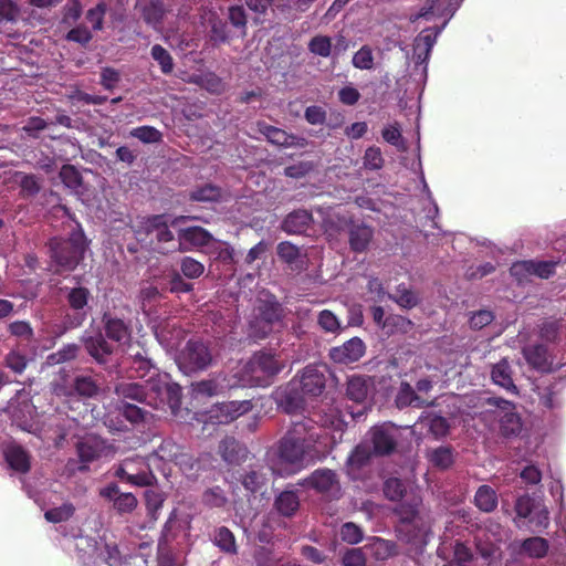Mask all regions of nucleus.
Wrapping results in <instances>:
<instances>
[{"mask_svg":"<svg viewBox=\"0 0 566 566\" xmlns=\"http://www.w3.org/2000/svg\"><path fill=\"white\" fill-rule=\"evenodd\" d=\"M528 518L536 527L546 528L549 524V512L547 507L539 502Z\"/></svg>","mask_w":566,"mask_h":566,"instance_id":"obj_63","label":"nucleus"},{"mask_svg":"<svg viewBox=\"0 0 566 566\" xmlns=\"http://www.w3.org/2000/svg\"><path fill=\"white\" fill-rule=\"evenodd\" d=\"M4 457L11 469L25 473L30 469L29 454L18 444H9L4 450Z\"/></svg>","mask_w":566,"mask_h":566,"instance_id":"obj_28","label":"nucleus"},{"mask_svg":"<svg viewBox=\"0 0 566 566\" xmlns=\"http://www.w3.org/2000/svg\"><path fill=\"white\" fill-rule=\"evenodd\" d=\"M202 501L208 506L221 507L227 502V499L221 488L216 486L203 493Z\"/></svg>","mask_w":566,"mask_h":566,"instance_id":"obj_60","label":"nucleus"},{"mask_svg":"<svg viewBox=\"0 0 566 566\" xmlns=\"http://www.w3.org/2000/svg\"><path fill=\"white\" fill-rule=\"evenodd\" d=\"M388 298L394 300L402 308H412L418 304V296L415 292L409 290L406 285H399L396 294H388Z\"/></svg>","mask_w":566,"mask_h":566,"instance_id":"obj_41","label":"nucleus"},{"mask_svg":"<svg viewBox=\"0 0 566 566\" xmlns=\"http://www.w3.org/2000/svg\"><path fill=\"white\" fill-rule=\"evenodd\" d=\"M86 240L82 231H75L67 241H52V258L64 270H73L82 259Z\"/></svg>","mask_w":566,"mask_h":566,"instance_id":"obj_5","label":"nucleus"},{"mask_svg":"<svg viewBox=\"0 0 566 566\" xmlns=\"http://www.w3.org/2000/svg\"><path fill=\"white\" fill-rule=\"evenodd\" d=\"M138 501L132 493H120L114 499V509L120 513H130L137 507Z\"/></svg>","mask_w":566,"mask_h":566,"instance_id":"obj_51","label":"nucleus"},{"mask_svg":"<svg viewBox=\"0 0 566 566\" xmlns=\"http://www.w3.org/2000/svg\"><path fill=\"white\" fill-rule=\"evenodd\" d=\"M151 56L160 65L163 73L168 74L172 71V57L161 45L156 44L151 48Z\"/></svg>","mask_w":566,"mask_h":566,"instance_id":"obj_48","label":"nucleus"},{"mask_svg":"<svg viewBox=\"0 0 566 566\" xmlns=\"http://www.w3.org/2000/svg\"><path fill=\"white\" fill-rule=\"evenodd\" d=\"M156 338L167 349L175 350L185 337V332L174 322H166L154 327Z\"/></svg>","mask_w":566,"mask_h":566,"instance_id":"obj_19","label":"nucleus"},{"mask_svg":"<svg viewBox=\"0 0 566 566\" xmlns=\"http://www.w3.org/2000/svg\"><path fill=\"white\" fill-rule=\"evenodd\" d=\"M211 240L212 235L201 227L181 229L178 233V250L190 251L209 244Z\"/></svg>","mask_w":566,"mask_h":566,"instance_id":"obj_15","label":"nucleus"},{"mask_svg":"<svg viewBox=\"0 0 566 566\" xmlns=\"http://www.w3.org/2000/svg\"><path fill=\"white\" fill-rule=\"evenodd\" d=\"M455 9L452 6V0H427L420 11L410 18L411 21H417L424 18L430 21L434 18H451Z\"/></svg>","mask_w":566,"mask_h":566,"instance_id":"obj_18","label":"nucleus"},{"mask_svg":"<svg viewBox=\"0 0 566 566\" xmlns=\"http://www.w3.org/2000/svg\"><path fill=\"white\" fill-rule=\"evenodd\" d=\"M105 328L107 336L118 343H125L129 338L128 328L122 319L107 318Z\"/></svg>","mask_w":566,"mask_h":566,"instance_id":"obj_39","label":"nucleus"},{"mask_svg":"<svg viewBox=\"0 0 566 566\" xmlns=\"http://www.w3.org/2000/svg\"><path fill=\"white\" fill-rule=\"evenodd\" d=\"M537 503L539 502L535 501L528 495H523L518 497L515 503V512L517 517L528 518L532 515Z\"/></svg>","mask_w":566,"mask_h":566,"instance_id":"obj_58","label":"nucleus"},{"mask_svg":"<svg viewBox=\"0 0 566 566\" xmlns=\"http://www.w3.org/2000/svg\"><path fill=\"white\" fill-rule=\"evenodd\" d=\"M324 386V375L315 367L308 366L304 369L297 382L292 381L286 387L277 389L275 399L287 412H293L301 403L298 389L304 395L317 396L322 392Z\"/></svg>","mask_w":566,"mask_h":566,"instance_id":"obj_3","label":"nucleus"},{"mask_svg":"<svg viewBox=\"0 0 566 566\" xmlns=\"http://www.w3.org/2000/svg\"><path fill=\"white\" fill-rule=\"evenodd\" d=\"M134 231L140 241H145L149 237L150 243L157 244V250L165 252L161 247L166 243L174 242V234L169 229V224L165 216H151L142 218L135 226Z\"/></svg>","mask_w":566,"mask_h":566,"instance_id":"obj_6","label":"nucleus"},{"mask_svg":"<svg viewBox=\"0 0 566 566\" xmlns=\"http://www.w3.org/2000/svg\"><path fill=\"white\" fill-rule=\"evenodd\" d=\"M448 20L440 28L423 30L415 40L413 59L416 63H426L430 56V52L437 41L439 33L446 27Z\"/></svg>","mask_w":566,"mask_h":566,"instance_id":"obj_16","label":"nucleus"},{"mask_svg":"<svg viewBox=\"0 0 566 566\" xmlns=\"http://www.w3.org/2000/svg\"><path fill=\"white\" fill-rule=\"evenodd\" d=\"M428 459L433 467L444 470L453 463V451L449 447H439L428 452Z\"/></svg>","mask_w":566,"mask_h":566,"instance_id":"obj_36","label":"nucleus"},{"mask_svg":"<svg viewBox=\"0 0 566 566\" xmlns=\"http://www.w3.org/2000/svg\"><path fill=\"white\" fill-rule=\"evenodd\" d=\"M412 322L401 315L387 316V323L384 328L386 334L408 333L412 328Z\"/></svg>","mask_w":566,"mask_h":566,"instance_id":"obj_44","label":"nucleus"},{"mask_svg":"<svg viewBox=\"0 0 566 566\" xmlns=\"http://www.w3.org/2000/svg\"><path fill=\"white\" fill-rule=\"evenodd\" d=\"M266 476L259 470H251L242 478L243 486L251 492H258L265 484Z\"/></svg>","mask_w":566,"mask_h":566,"instance_id":"obj_49","label":"nucleus"},{"mask_svg":"<svg viewBox=\"0 0 566 566\" xmlns=\"http://www.w3.org/2000/svg\"><path fill=\"white\" fill-rule=\"evenodd\" d=\"M219 452L228 463H240L247 457V449L233 438H226L220 442Z\"/></svg>","mask_w":566,"mask_h":566,"instance_id":"obj_29","label":"nucleus"},{"mask_svg":"<svg viewBox=\"0 0 566 566\" xmlns=\"http://www.w3.org/2000/svg\"><path fill=\"white\" fill-rule=\"evenodd\" d=\"M533 270V261H518L511 266L510 272L511 275L517 280V282L522 283L534 276Z\"/></svg>","mask_w":566,"mask_h":566,"instance_id":"obj_53","label":"nucleus"},{"mask_svg":"<svg viewBox=\"0 0 566 566\" xmlns=\"http://www.w3.org/2000/svg\"><path fill=\"white\" fill-rule=\"evenodd\" d=\"M493 382L509 392H517L516 386L512 378V369L507 359H502L493 365L491 370Z\"/></svg>","mask_w":566,"mask_h":566,"instance_id":"obj_26","label":"nucleus"},{"mask_svg":"<svg viewBox=\"0 0 566 566\" xmlns=\"http://www.w3.org/2000/svg\"><path fill=\"white\" fill-rule=\"evenodd\" d=\"M312 222V214L307 210H295L286 216L282 229L289 234L304 232Z\"/></svg>","mask_w":566,"mask_h":566,"instance_id":"obj_25","label":"nucleus"},{"mask_svg":"<svg viewBox=\"0 0 566 566\" xmlns=\"http://www.w3.org/2000/svg\"><path fill=\"white\" fill-rule=\"evenodd\" d=\"M366 352V346L359 337H353L340 346L329 350L331 359L339 365H349L358 361Z\"/></svg>","mask_w":566,"mask_h":566,"instance_id":"obj_12","label":"nucleus"},{"mask_svg":"<svg viewBox=\"0 0 566 566\" xmlns=\"http://www.w3.org/2000/svg\"><path fill=\"white\" fill-rule=\"evenodd\" d=\"M221 197L220 188L212 185H205L191 192V199L197 201H214Z\"/></svg>","mask_w":566,"mask_h":566,"instance_id":"obj_55","label":"nucleus"},{"mask_svg":"<svg viewBox=\"0 0 566 566\" xmlns=\"http://www.w3.org/2000/svg\"><path fill=\"white\" fill-rule=\"evenodd\" d=\"M353 65L359 70H370L374 66V55L369 46H361L353 56Z\"/></svg>","mask_w":566,"mask_h":566,"instance_id":"obj_50","label":"nucleus"},{"mask_svg":"<svg viewBox=\"0 0 566 566\" xmlns=\"http://www.w3.org/2000/svg\"><path fill=\"white\" fill-rule=\"evenodd\" d=\"M374 389V381L371 378L364 376H353L348 379L346 395L347 397L358 403H364L370 396Z\"/></svg>","mask_w":566,"mask_h":566,"instance_id":"obj_22","label":"nucleus"},{"mask_svg":"<svg viewBox=\"0 0 566 566\" xmlns=\"http://www.w3.org/2000/svg\"><path fill=\"white\" fill-rule=\"evenodd\" d=\"M311 421L297 422L282 439L276 459L271 460L274 474L284 476L298 472L314 460L312 444L318 433L312 431Z\"/></svg>","mask_w":566,"mask_h":566,"instance_id":"obj_1","label":"nucleus"},{"mask_svg":"<svg viewBox=\"0 0 566 566\" xmlns=\"http://www.w3.org/2000/svg\"><path fill=\"white\" fill-rule=\"evenodd\" d=\"M419 423L428 428L432 436L437 439L443 438L449 433L450 424L448 420L437 415H426L420 417Z\"/></svg>","mask_w":566,"mask_h":566,"instance_id":"obj_33","label":"nucleus"},{"mask_svg":"<svg viewBox=\"0 0 566 566\" xmlns=\"http://www.w3.org/2000/svg\"><path fill=\"white\" fill-rule=\"evenodd\" d=\"M396 403L399 408L407 406L422 408L431 405L432 401L417 394L408 382H402L396 397Z\"/></svg>","mask_w":566,"mask_h":566,"instance_id":"obj_27","label":"nucleus"},{"mask_svg":"<svg viewBox=\"0 0 566 566\" xmlns=\"http://www.w3.org/2000/svg\"><path fill=\"white\" fill-rule=\"evenodd\" d=\"M180 266H181V272L188 279H197L200 275H202V273L205 271L203 264L190 256L184 258L181 260Z\"/></svg>","mask_w":566,"mask_h":566,"instance_id":"obj_56","label":"nucleus"},{"mask_svg":"<svg viewBox=\"0 0 566 566\" xmlns=\"http://www.w3.org/2000/svg\"><path fill=\"white\" fill-rule=\"evenodd\" d=\"M343 566H366V556L363 548L347 549L342 558Z\"/></svg>","mask_w":566,"mask_h":566,"instance_id":"obj_62","label":"nucleus"},{"mask_svg":"<svg viewBox=\"0 0 566 566\" xmlns=\"http://www.w3.org/2000/svg\"><path fill=\"white\" fill-rule=\"evenodd\" d=\"M212 360L208 347L199 340H189L176 358L177 365L185 374L207 368Z\"/></svg>","mask_w":566,"mask_h":566,"instance_id":"obj_9","label":"nucleus"},{"mask_svg":"<svg viewBox=\"0 0 566 566\" xmlns=\"http://www.w3.org/2000/svg\"><path fill=\"white\" fill-rule=\"evenodd\" d=\"M523 354L525 359L537 369L552 370L562 366V364H554L553 360L549 359L547 349L543 345L525 347Z\"/></svg>","mask_w":566,"mask_h":566,"instance_id":"obj_23","label":"nucleus"},{"mask_svg":"<svg viewBox=\"0 0 566 566\" xmlns=\"http://www.w3.org/2000/svg\"><path fill=\"white\" fill-rule=\"evenodd\" d=\"M116 394L123 399H129L147 403V392L145 381L143 382H122L116 387Z\"/></svg>","mask_w":566,"mask_h":566,"instance_id":"obj_32","label":"nucleus"},{"mask_svg":"<svg viewBox=\"0 0 566 566\" xmlns=\"http://www.w3.org/2000/svg\"><path fill=\"white\" fill-rule=\"evenodd\" d=\"M261 316V331H255L254 334L259 337H264L271 331V324L280 318V306L275 302H269L264 308L259 307Z\"/></svg>","mask_w":566,"mask_h":566,"instance_id":"obj_34","label":"nucleus"},{"mask_svg":"<svg viewBox=\"0 0 566 566\" xmlns=\"http://www.w3.org/2000/svg\"><path fill=\"white\" fill-rule=\"evenodd\" d=\"M511 548L518 554H524L531 558L544 557L549 548L547 539L535 536L526 538L522 542H514L511 544Z\"/></svg>","mask_w":566,"mask_h":566,"instance_id":"obj_21","label":"nucleus"},{"mask_svg":"<svg viewBox=\"0 0 566 566\" xmlns=\"http://www.w3.org/2000/svg\"><path fill=\"white\" fill-rule=\"evenodd\" d=\"M280 369L279 363L271 354L259 353L243 366L241 381L244 386L264 387Z\"/></svg>","mask_w":566,"mask_h":566,"instance_id":"obj_4","label":"nucleus"},{"mask_svg":"<svg viewBox=\"0 0 566 566\" xmlns=\"http://www.w3.org/2000/svg\"><path fill=\"white\" fill-rule=\"evenodd\" d=\"M252 409L250 400L221 402L211 408L209 417L213 422L228 423Z\"/></svg>","mask_w":566,"mask_h":566,"instance_id":"obj_11","label":"nucleus"},{"mask_svg":"<svg viewBox=\"0 0 566 566\" xmlns=\"http://www.w3.org/2000/svg\"><path fill=\"white\" fill-rule=\"evenodd\" d=\"M275 505L281 514L290 516L298 509L300 502L294 492L285 491L277 496Z\"/></svg>","mask_w":566,"mask_h":566,"instance_id":"obj_38","label":"nucleus"},{"mask_svg":"<svg viewBox=\"0 0 566 566\" xmlns=\"http://www.w3.org/2000/svg\"><path fill=\"white\" fill-rule=\"evenodd\" d=\"M301 485L314 489L326 497H338L340 494V484L336 473L329 469H318L314 471Z\"/></svg>","mask_w":566,"mask_h":566,"instance_id":"obj_10","label":"nucleus"},{"mask_svg":"<svg viewBox=\"0 0 566 566\" xmlns=\"http://www.w3.org/2000/svg\"><path fill=\"white\" fill-rule=\"evenodd\" d=\"M318 325L328 333H336L340 329V322L337 316L328 310L319 312L317 317Z\"/></svg>","mask_w":566,"mask_h":566,"instance_id":"obj_54","label":"nucleus"},{"mask_svg":"<svg viewBox=\"0 0 566 566\" xmlns=\"http://www.w3.org/2000/svg\"><path fill=\"white\" fill-rule=\"evenodd\" d=\"M475 505L483 512H492L497 506L496 492L489 485H481L474 496Z\"/></svg>","mask_w":566,"mask_h":566,"instance_id":"obj_35","label":"nucleus"},{"mask_svg":"<svg viewBox=\"0 0 566 566\" xmlns=\"http://www.w3.org/2000/svg\"><path fill=\"white\" fill-rule=\"evenodd\" d=\"M83 340L86 350L97 363H105L106 358L113 353V347L104 339L101 333L84 336Z\"/></svg>","mask_w":566,"mask_h":566,"instance_id":"obj_24","label":"nucleus"},{"mask_svg":"<svg viewBox=\"0 0 566 566\" xmlns=\"http://www.w3.org/2000/svg\"><path fill=\"white\" fill-rule=\"evenodd\" d=\"M90 292L84 287H75L69 292L67 300L72 308L82 310L88 301Z\"/></svg>","mask_w":566,"mask_h":566,"instance_id":"obj_61","label":"nucleus"},{"mask_svg":"<svg viewBox=\"0 0 566 566\" xmlns=\"http://www.w3.org/2000/svg\"><path fill=\"white\" fill-rule=\"evenodd\" d=\"M376 560H386L397 554L396 545L387 539L374 537L364 547Z\"/></svg>","mask_w":566,"mask_h":566,"instance_id":"obj_30","label":"nucleus"},{"mask_svg":"<svg viewBox=\"0 0 566 566\" xmlns=\"http://www.w3.org/2000/svg\"><path fill=\"white\" fill-rule=\"evenodd\" d=\"M373 239V229L370 227L358 224L353 226L349 232V244L353 251L364 252Z\"/></svg>","mask_w":566,"mask_h":566,"instance_id":"obj_31","label":"nucleus"},{"mask_svg":"<svg viewBox=\"0 0 566 566\" xmlns=\"http://www.w3.org/2000/svg\"><path fill=\"white\" fill-rule=\"evenodd\" d=\"M214 543L227 553L237 552L234 536L227 527H220L216 531Z\"/></svg>","mask_w":566,"mask_h":566,"instance_id":"obj_45","label":"nucleus"},{"mask_svg":"<svg viewBox=\"0 0 566 566\" xmlns=\"http://www.w3.org/2000/svg\"><path fill=\"white\" fill-rule=\"evenodd\" d=\"M489 409L486 412H492L499 420L500 430L503 436H516L522 430V421L515 410V405L502 398H489L486 400Z\"/></svg>","mask_w":566,"mask_h":566,"instance_id":"obj_8","label":"nucleus"},{"mask_svg":"<svg viewBox=\"0 0 566 566\" xmlns=\"http://www.w3.org/2000/svg\"><path fill=\"white\" fill-rule=\"evenodd\" d=\"M115 476L134 486H150L156 481L150 465L142 457L123 460L115 470Z\"/></svg>","mask_w":566,"mask_h":566,"instance_id":"obj_7","label":"nucleus"},{"mask_svg":"<svg viewBox=\"0 0 566 566\" xmlns=\"http://www.w3.org/2000/svg\"><path fill=\"white\" fill-rule=\"evenodd\" d=\"M259 130L262 133L265 138L277 146L290 148L297 147L303 148L307 145V140L304 137H300L296 135L287 134L285 130L266 125L264 123L259 124Z\"/></svg>","mask_w":566,"mask_h":566,"instance_id":"obj_14","label":"nucleus"},{"mask_svg":"<svg viewBox=\"0 0 566 566\" xmlns=\"http://www.w3.org/2000/svg\"><path fill=\"white\" fill-rule=\"evenodd\" d=\"M370 458V450L365 444H359L355 448V450L350 453L347 459V464L350 468H359L364 465L368 459Z\"/></svg>","mask_w":566,"mask_h":566,"instance_id":"obj_59","label":"nucleus"},{"mask_svg":"<svg viewBox=\"0 0 566 566\" xmlns=\"http://www.w3.org/2000/svg\"><path fill=\"white\" fill-rule=\"evenodd\" d=\"M135 364L138 365L137 371L147 368V373L138 375L140 378L150 374L149 378L144 380L147 392V405L155 408L168 405L171 412L176 415L181 399L180 386L176 382H171L167 374H157L156 369L151 370V367L148 366V363L145 360H136Z\"/></svg>","mask_w":566,"mask_h":566,"instance_id":"obj_2","label":"nucleus"},{"mask_svg":"<svg viewBox=\"0 0 566 566\" xmlns=\"http://www.w3.org/2000/svg\"><path fill=\"white\" fill-rule=\"evenodd\" d=\"M60 178L69 188H77L81 184L78 171L71 165H64L60 171Z\"/></svg>","mask_w":566,"mask_h":566,"instance_id":"obj_64","label":"nucleus"},{"mask_svg":"<svg viewBox=\"0 0 566 566\" xmlns=\"http://www.w3.org/2000/svg\"><path fill=\"white\" fill-rule=\"evenodd\" d=\"M374 450L378 454H387L396 447V428L391 423L376 426L370 431Z\"/></svg>","mask_w":566,"mask_h":566,"instance_id":"obj_17","label":"nucleus"},{"mask_svg":"<svg viewBox=\"0 0 566 566\" xmlns=\"http://www.w3.org/2000/svg\"><path fill=\"white\" fill-rule=\"evenodd\" d=\"M165 12L166 11L161 1L151 0L147 6H145L143 15L147 23L157 28L160 24Z\"/></svg>","mask_w":566,"mask_h":566,"instance_id":"obj_40","label":"nucleus"},{"mask_svg":"<svg viewBox=\"0 0 566 566\" xmlns=\"http://www.w3.org/2000/svg\"><path fill=\"white\" fill-rule=\"evenodd\" d=\"M74 390L83 397H94L98 392V386L90 376H78L74 380Z\"/></svg>","mask_w":566,"mask_h":566,"instance_id":"obj_46","label":"nucleus"},{"mask_svg":"<svg viewBox=\"0 0 566 566\" xmlns=\"http://www.w3.org/2000/svg\"><path fill=\"white\" fill-rule=\"evenodd\" d=\"M222 387L216 379H208L192 384L191 390L195 398L212 397L217 395Z\"/></svg>","mask_w":566,"mask_h":566,"instance_id":"obj_42","label":"nucleus"},{"mask_svg":"<svg viewBox=\"0 0 566 566\" xmlns=\"http://www.w3.org/2000/svg\"><path fill=\"white\" fill-rule=\"evenodd\" d=\"M132 137L139 139L144 144H155L161 140V133L153 126H140L129 132Z\"/></svg>","mask_w":566,"mask_h":566,"instance_id":"obj_43","label":"nucleus"},{"mask_svg":"<svg viewBox=\"0 0 566 566\" xmlns=\"http://www.w3.org/2000/svg\"><path fill=\"white\" fill-rule=\"evenodd\" d=\"M78 347L75 344L65 345L56 353L51 354L48 357L49 365L62 364L76 357Z\"/></svg>","mask_w":566,"mask_h":566,"instance_id":"obj_52","label":"nucleus"},{"mask_svg":"<svg viewBox=\"0 0 566 566\" xmlns=\"http://www.w3.org/2000/svg\"><path fill=\"white\" fill-rule=\"evenodd\" d=\"M340 537L348 544H357L363 539V531L352 522L345 523L340 528Z\"/></svg>","mask_w":566,"mask_h":566,"instance_id":"obj_57","label":"nucleus"},{"mask_svg":"<svg viewBox=\"0 0 566 566\" xmlns=\"http://www.w3.org/2000/svg\"><path fill=\"white\" fill-rule=\"evenodd\" d=\"M74 506L71 503H63L59 507L51 509L45 512L46 521L51 523H60L67 521L74 514Z\"/></svg>","mask_w":566,"mask_h":566,"instance_id":"obj_47","label":"nucleus"},{"mask_svg":"<svg viewBox=\"0 0 566 566\" xmlns=\"http://www.w3.org/2000/svg\"><path fill=\"white\" fill-rule=\"evenodd\" d=\"M504 531H500L499 535L494 534L495 539L493 542H483L482 538L478 542V549L481 557L485 560L492 562L493 559H497L500 557V546L499 543L503 539L502 533Z\"/></svg>","mask_w":566,"mask_h":566,"instance_id":"obj_37","label":"nucleus"},{"mask_svg":"<svg viewBox=\"0 0 566 566\" xmlns=\"http://www.w3.org/2000/svg\"><path fill=\"white\" fill-rule=\"evenodd\" d=\"M112 452V447L95 434H87L77 442V453L83 462L94 461Z\"/></svg>","mask_w":566,"mask_h":566,"instance_id":"obj_13","label":"nucleus"},{"mask_svg":"<svg viewBox=\"0 0 566 566\" xmlns=\"http://www.w3.org/2000/svg\"><path fill=\"white\" fill-rule=\"evenodd\" d=\"M311 53L321 57H328L333 50L335 53L345 51L347 43L343 36L337 39V43L333 46L332 39L327 35L317 34L313 36L307 45Z\"/></svg>","mask_w":566,"mask_h":566,"instance_id":"obj_20","label":"nucleus"}]
</instances>
